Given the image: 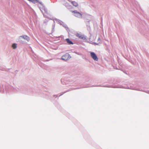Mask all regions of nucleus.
<instances>
[{"label": "nucleus", "mask_w": 149, "mask_h": 149, "mask_svg": "<svg viewBox=\"0 0 149 149\" xmlns=\"http://www.w3.org/2000/svg\"><path fill=\"white\" fill-rule=\"evenodd\" d=\"M76 35L77 37H78L79 38L84 40L86 39V38L84 36L81 35L80 33H77Z\"/></svg>", "instance_id": "obj_4"}, {"label": "nucleus", "mask_w": 149, "mask_h": 149, "mask_svg": "<svg viewBox=\"0 0 149 149\" xmlns=\"http://www.w3.org/2000/svg\"><path fill=\"white\" fill-rule=\"evenodd\" d=\"M98 40H100V38H99L98 39Z\"/></svg>", "instance_id": "obj_9"}, {"label": "nucleus", "mask_w": 149, "mask_h": 149, "mask_svg": "<svg viewBox=\"0 0 149 149\" xmlns=\"http://www.w3.org/2000/svg\"><path fill=\"white\" fill-rule=\"evenodd\" d=\"M72 12L74 13V16L76 17H82V15L79 13L77 12L76 10L72 11Z\"/></svg>", "instance_id": "obj_2"}, {"label": "nucleus", "mask_w": 149, "mask_h": 149, "mask_svg": "<svg viewBox=\"0 0 149 149\" xmlns=\"http://www.w3.org/2000/svg\"><path fill=\"white\" fill-rule=\"evenodd\" d=\"M22 38L25 40H26L28 41H29V38L27 36L24 35L22 36H20L19 37V39H21V38Z\"/></svg>", "instance_id": "obj_5"}, {"label": "nucleus", "mask_w": 149, "mask_h": 149, "mask_svg": "<svg viewBox=\"0 0 149 149\" xmlns=\"http://www.w3.org/2000/svg\"><path fill=\"white\" fill-rule=\"evenodd\" d=\"M12 47L13 49H15L17 47L16 45L15 44H13Z\"/></svg>", "instance_id": "obj_8"}, {"label": "nucleus", "mask_w": 149, "mask_h": 149, "mask_svg": "<svg viewBox=\"0 0 149 149\" xmlns=\"http://www.w3.org/2000/svg\"><path fill=\"white\" fill-rule=\"evenodd\" d=\"M71 3L75 7H77L78 6V4L76 2L72 1H71Z\"/></svg>", "instance_id": "obj_7"}, {"label": "nucleus", "mask_w": 149, "mask_h": 149, "mask_svg": "<svg viewBox=\"0 0 149 149\" xmlns=\"http://www.w3.org/2000/svg\"><path fill=\"white\" fill-rule=\"evenodd\" d=\"M69 56L68 54H65L62 57V59L64 60H67L69 59Z\"/></svg>", "instance_id": "obj_3"}, {"label": "nucleus", "mask_w": 149, "mask_h": 149, "mask_svg": "<svg viewBox=\"0 0 149 149\" xmlns=\"http://www.w3.org/2000/svg\"><path fill=\"white\" fill-rule=\"evenodd\" d=\"M66 40L67 42L69 45L73 44V43L68 38L66 39Z\"/></svg>", "instance_id": "obj_6"}, {"label": "nucleus", "mask_w": 149, "mask_h": 149, "mask_svg": "<svg viewBox=\"0 0 149 149\" xmlns=\"http://www.w3.org/2000/svg\"><path fill=\"white\" fill-rule=\"evenodd\" d=\"M91 56L92 58L95 61H97L98 58L95 54L93 52L91 53Z\"/></svg>", "instance_id": "obj_1"}]
</instances>
